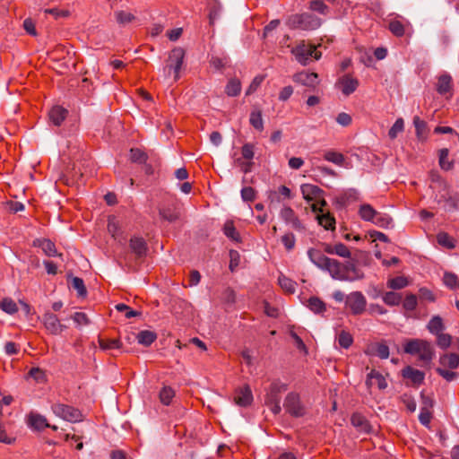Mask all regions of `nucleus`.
I'll return each instance as SVG.
<instances>
[{
    "label": "nucleus",
    "instance_id": "f257e3e1",
    "mask_svg": "<svg viewBox=\"0 0 459 459\" xmlns=\"http://www.w3.org/2000/svg\"><path fill=\"white\" fill-rule=\"evenodd\" d=\"M403 351L410 355H418L420 366H428L435 357L432 343L424 339H410L403 345Z\"/></svg>",
    "mask_w": 459,
    "mask_h": 459
},
{
    "label": "nucleus",
    "instance_id": "f03ea898",
    "mask_svg": "<svg viewBox=\"0 0 459 459\" xmlns=\"http://www.w3.org/2000/svg\"><path fill=\"white\" fill-rule=\"evenodd\" d=\"M288 385L281 382L280 380H274L272 382L268 389L266 390L264 403L270 408L272 412L275 415L281 411V394L286 392Z\"/></svg>",
    "mask_w": 459,
    "mask_h": 459
},
{
    "label": "nucleus",
    "instance_id": "7ed1b4c3",
    "mask_svg": "<svg viewBox=\"0 0 459 459\" xmlns=\"http://www.w3.org/2000/svg\"><path fill=\"white\" fill-rule=\"evenodd\" d=\"M322 24V20L310 13H296L287 20V25L293 30H314Z\"/></svg>",
    "mask_w": 459,
    "mask_h": 459
},
{
    "label": "nucleus",
    "instance_id": "20e7f679",
    "mask_svg": "<svg viewBox=\"0 0 459 459\" xmlns=\"http://www.w3.org/2000/svg\"><path fill=\"white\" fill-rule=\"evenodd\" d=\"M71 320L77 326L86 325L90 323L89 317H43V325L46 329L52 334H58L63 332L64 329L68 327V324Z\"/></svg>",
    "mask_w": 459,
    "mask_h": 459
},
{
    "label": "nucleus",
    "instance_id": "39448f33",
    "mask_svg": "<svg viewBox=\"0 0 459 459\" xmlns=\"http://www.w3.org/2000/svg\"><path fill=\"white\" fill-rule=\"evenodd\" d=\"M185 58V50L180 47L174 48L169 54L166 65L162 68L163 75L166 78L171 76L174 73V79L177 81L179 78V72L182 68Z\"/></svg>",
    "mask_w": 459,
    "mask_h": 459
},
{
    "label": "nucleus",
    "instance_id": "423d86ee",
    "mask_svg": "<svg viewBox=\"0 0 459 459\" xmlns=\"http://www.w3.org/2000/svg\"><path fill=\"white\" fill-rule=\"evenodd\" d=\"M307 256L309 260L319 269L329 273L333 278V274H337V268L339 261L336 259L329 258L325 255L320 250L316 248H309L307 250Z\"/></svg>",
    "mask_w": 459,
    "mask_h": 459
},
{
    "label": "nucleus",
    "instance_id": "0eeeda50",
    "mask_svg": "<svg viewBox=\"0 0 459 459\" xmlns=\"http://www.w3.org/2000/svg\"><path fill=\"white\" fill-rule=\"evenodd\" d=\"M337 274H333V279L346 281L362 280L364 273L358 268L354 261H346L344 264L339 262Z\"/></svg>",
    "mask_w": 459,
    "mask_h": 459
},
{
    "label": "nucleus",
    "instance_id": "6e6552de",
    "mask_svg": "<svg viewBox=\"0 0 459 459\" xmlns=\"http://www.w3.org/2000/svg\"><path fill=\"white\" fill-rule=\"evenodd\" d=\"M51 410L56 417L61 418L64 420L72 423L83 420L82 411L74 406L61 403H55L51 405Z\"/></svg>",
    "mask_w": 459,
    "mask_h": 459
},
{
    "label": "nucleus",
    "instance_id": "1a4fd4ad",
    "mask_svg": "<svg viewBox=\"0 0 459 459\" xmlns=\"http://www.w3.org/2000/svg\"><path fill=\"white\" fill-rule=\"evenodd\" d=\"M283 407L286 412L294 418H300L306 414V408L301 402L300 395L296 392H290L286 395Z\"/></svg>",
    "mask_w": 459,
    "mask_h": 459
},
{
    "label": "nucleus",
    "instance_id": "9d476101",
    "mask_svg": "<svg viewBox=\"0 0 459 459\" xmlns=\"http://www.w3.org/2000/svg\"><path fill=\"white\" fill-rule=\"evenodd\" d=\"M346 307L355 315L361 314L366 307V299L359 291L351 292L346 297Z\"/></svg>",
    "mask_w": 459,
    "mask_h": 459
},
{
    "label": "nucleus",
    "instance_id": "9b49d317",
    "mask_svg": "<svg viewBox=\"0 0 459 459\" xmlns=\"http://www.w3.org/2000/svg\"><path fill=\"white\" fill-rule=\"evenodd\" d=\"M293 81L309 88L312 91H315L319 84L318 74L316 73H308L307 71L296 73L293 75Z\"/></svg>",
    "mask_w": 459,
    "mask_h": 459
},
{
    "label": "nucleus",
    "instance_id": "f8f14e48",
    "mask_svg": "<svg viewBox=\"0 0 459 459\" xmlns=\"http://www.w3.org/2000/svg\"><path fill=\"white\" fill-rule=\"evenodd\" d=\"M129 247L136 259H143L149 251L146 240L142 237L133 236L129 240Z\"/></svg>",
    "mask_w": 459,
    "mask_h": 459
},
{
    "label": "nucleus",
    "instance_id": "ddd939ff",
    "mask_svg": "<svg viewBox=\"0 0 459 459\" xmlns=\"http://www.w3.org/2000/svg\"><path fill=\"white\" fill-rule=\"evenodd\" d=\"M291 53L299 63L307 65L312 58L313 53H315V48L302 43L292 48Z\"/></svg>",
    "mask_w": 459,
    "mask_h": 459
},
{
    "label": "nucleus",
    "instance_id": "4468645a",
    "mask_svg": "<svg viewBox=\"0 0 459 459\" xmlns=\"http://www.w3.org/2000/svg\"><path fill=\"white\" fill-rule=\"evenodd\" d=\"M266 195L270 206L293 197L290 189L286 186H280L277 190H268Z\"/></svg>",
    "mask_w": 459,
    "mask_h": 459
},
{
    "label": "nucleus",
    "instance_id": "2eb2a0df",
    "mask_svg": "<svg viewBox=\"0 0 459 459\" xmlns=\"http://www.w3.org/2000/svg\"><path fill=\"white\" fill-rule=\"evenodd\" d=\"M33 247L41 248L47 256H63V254L57 252L55 243L49 238H36L33 240Z\"/></svg>",
    "mask_w": 459,
    "mask_h": 459
},
{
    "label": "nucleus",
    "instance_id": "dca6fc26",
    "mask_svg": "<svg viewBox=\"0 0 459 459\" xmlns=\"http://www.w3.org/2000/svg\"><path fill=\"white\" fill-rule=\"evenodd\" d=\"M234 402L241 407H247L253 402V394L249 385H246L236 390Z\"/></svg>",
    "mask_w": 459,
    "mask_h": 459
},
{
    "label": "nucleus",
    "instance_id": "f3484780",
    "mask_svg": "<svg viewBox=\"0 0 459 459\" xmlns=\"http://www.w3.org/2000/svg\"><path fill=\"white\" fill-rule=\"evenodd\" d=\"M300 191L303 195V198L307 203L317 200V198L322 197L325 194V191L323 189L312 184L301 185Z\"/></svg>",
    "mask_w": 459,
    "mask_h": 459
},
{
    "label": "nucleus",
    "instance_id": "a211bd4d",
    "mask_svg": "<svg viewBox=\"0 0 459 459\" xmlns=\"http://www.w3.org/2000/svg\"><path fill=\"white\" fill-rule=\"evenodd\" d=\"M366 385L368 389L377 385L379 390H384L387 387V382L385 377L376 369H372L367 377Z\"/></svg>",
    "mask_w": 459,
    "mask_h": 459
},
{
    "label": "nucleus",
    "instance_id": "6ab92c4d",
    "mask_svg": "<svg viewBox=\"0 0 459 459\" xmlns=\"http://www.w3.org/2000/svg\"><path fill=\"white\" fill-rule=\"evenodd\" d=\"M402 376L410 379L413 385H420L424 382L425 373L419 369L407 366L402 370Z\"/></svg>",
    "mask_w": 459,
    "mask_h": 459
},
{
    "label": "nucleus",
    "instance_id": "aec40b11",
    "mask_svg": "<svg viewBox=\"0 0 459 459\" xmlns=\"http://www.w3.org/2000/svg\"><path fill=\"white\" fill-rule=\"evenodd\" d=\"M339 83L342 85V92L345 96L352 94L359 86V81L353 78L351 74H345L339 79Z\"/></svg>",
    "mask_w": 459,
    "mask_h": 459
},
{
    "label": "nucleus",
    "instance_id": "412c9836",
    "mask_svg": "<svg viewBox=\"0 0 459 459\" xmlns=\"http://www.w3.org/2000/svg\"><path fill=\"white\" fill-rule=\"evenodd\" d=\"M160 218L170 223L177 221L180 218L179 208L176 205H168L159 209Z\"/></svg>",
    "mask_w": 459,
    "mask_h": 459
},
{
    "label": "nucleus",
    "instance_id": "4be33fe9",
    "mask_svg": "<svg viewBox=\"0 0 459 459\" xmlns=\"http://www.w3.org/2000/svg\"><path fill=\"white\" fill-rule=\"evenodd\" d=\"M28 423L31 428L37 430H43L46 428H51L53 430L57 429L56 426H51L48 423L46 417L38 413H30Z\"/></svg>",
    "mask_w": 459,
    "mask_h": 459
},
{
    "label": "nucleus",
    "instance_id": "5701e85b",
    "mask_svg": "<svg viewBox=\"0 0 459 459\" xmlns=\"http://www.w3.org/2000/svg\"><path fill=\"white\" fill-rule=\"evenodd\" d=\"M351 422L359 431L370 433L371 425L369 424L367 418L361 413L355 412L351 417Z\"/></svg>",
    "mask_w": 459,
    "mask_h": 459
},
{
    "label": "nucleus",
    "instance_id": "b1692460",
    "mask_svg": "<svg viewBox=\"0 0 459 459\" xmlns=\"http://www.w3.org/2000/svg\"><path fill=\"white\" fill-rule=\"evenodd\" d=\"M438 361L443 368L456 369L459 368V355L454 352L442 354Z\"/></svg>",
    "mask_w": 459,
    "mask_h": 459
},
{
    "label": "nucleus",
    "instance_id": "393cba45",
    "mask_svg": "<svg viewBox=\"0 0 459 459\" xmlns=\"http://www.w3.org/2000/svg\"><path fill=\"white\" fill-rule=\"evenodd\" d=\"M68 114V111L66 108L61 107V106H54L49 113L48 117L50 121L56 126H60L61 124L65 119L66 116Z\"/></svg>",
    "mask_w": 459,
    "mask_h": 459
},
{
    "label": "nucleus",
    "instance_id": "a878e982",
    "mask_svg": "<svg viewBox=\"0 0 459 459\" xmlns=\"http://www.w3.org/2000/svg\"><path fill=\"white\" fill-rule=\"evenodd\" d=\"M413 126L415 127V134L418 141L425 142L428 139V125L427 123L420 119V117L415 116L413 117Z\"/></svg>",
    "mask_w": 459,
    "mask_h": 459
},
{
    "label": "nucleus",
    "instance_id": "bb28decb",
    "mask_svg": "<svg viewBox=\"0 0 459 459\" xmlns=\"http://www.w3.org/2000/svg\"><path fill=\"white\" fill-rule=\"evenodd\" d=\"M365 352L385 359L389 357V347L385 343H375L368 346Z\"/></svg>",
    "mask_w": 459,
    "mask_h": 459
},
{
    "label": "nucleus",
    "instance_id": "cd10ccee",
    "mask_svg": "<svg viewBox=\"0 0 459 459\" xmlns=\"http://www.w3.org/2000/svg\"><path fill=\"white\" fill-rule=\"evenodd\" d=\"M437 91L440 95H445L452 90V77L448 74H444L438 77L437 83Z\"/></svg>",
    "mask_w": 459,
    "mask_h": 459
},
{
    "label": "nucleus",
    "instance_id": "c85d7f7f",
    "mask_svg": "<svg viewBox=\"0 0 459 459\" xmlns=\"http://www.w3.org/2000/svg\"><path fill=\"white\" fill-rule=\"evenodd\" d=\"M249 123L255 130L260 132L264 130L262 110L256 106H254L250 113Z\"/></svg>",
    "mask_w": 459,
    "mask_h": 459
},
{
    "label": "nucleus",
    "instance_id": "c756f323",
    "mask_svg": "<svg viewBox=\"0 0 459 459\" xmlns=\"http://www.w3.org/2000/svg\"><path fill=\"white\" fill-rule=\"evenodd\" d=\"M221 4L217 0H210L208 3V10H209V23L210 25H213L215 21L220 18L221 13Z\"/></svg>",
    "mask_w": 459,
    "mask_h": 459
},
{
    "label": "nucleus",
    "instance_id": "7c9ffc66",
    "mask_svg": "<svg viewBox=\"0 0 459 459\" xmlns=\"http://www.w3.org/2000/svg\"><path fill=\"white\" fill-rule=\"evenodd\" d=\"M427 328L430 333L437 336L443 333L446 330V325L442 320V317H431L430 321L427 325Z\"/></svg>",
    "mask_w": 459,
    "mask_h": 459
},
{
    "label": "nucleus",
    "instance_id": "2f4dec72",
    "mask_svg": "<svg viewBox=\"0 0 459 459\" xmlns=\"http://www.w3.org/2000/svg\"><path fill=\"white\" fill-rule=\"evenodd\" d=\"M437 242L441 247L450 250L456 247V240L445 231H441L437 234Z\"/></svg>",
    "mask_w": 459,
    "mask_h": 459
},
{
    "label": "nucleus",
    "instance_id": "473e14b6",
    "mask_svg": "<svg viewBox=\"0 0 459 459\" xmlns=\"http://www.w3.org/2000/svg\"><path fill=\"white\" fill-rule=\"evenodd\" d=\"M241 92V82L238 78H230L226 86H225V93L229 97H237Z\"/></svg>",
    "mask_w": 459,
    "mask_h": 459
},
{
    "label": "nucleus",
    "instance_id": "72a5a7b5",
    "mask_svg": "<svg viewBox=\"0 0 459 459\" xmlns=\"http://www.w3.org/2000/svg\"><path fill=\"white\" fill-rule=\"evenodd\" d=\"M377 213V211L368 204H363L359 208V215L365 221L373 222Z\"/></svg>",
    "mask_w": 459,
    "mask_h": 459
},
{
    "label": "nucleus",
    "instance_id": "f704fd0d",
    "mask_svg": "<svg viewBox=\"0 0 459 459\" xmlns=\"http://www.w3.org/2000/svg\"><path fill=\"white\" fill-rule=\"evenodd\" d=\"M449 150L447 148L440 149L438 152V163L443 170L449 171L454 168V161L448 160Z\"/></svg>",
    "mask_w": 459,
    "mask_h": 459
},
{
    "label": "nucleus",
    "instance_id": "c9c22d12",
    "mask_svg": "<svg viewBox=\"0 0 459 459\" xmlns=\"http://www.w3.org/2000/svg\"><path fill=\"white\" fill-rule=\"evenodd\" d=\"M372 223L383 229H389L394 227L392 217L387 213L379 212H377Z\"/></svg>",
    "mask_w": 459,
    "mask_h": 459
},
{
    "label": "nucleus",
    "instance_id": "e433bc0d",
    "mask_svg": "<svg viewBox=\"0 0 459 459\" xmlns=\"http://www.w3.org/2000/svg\"><path fill=\"white\" fill-rule=\"evenodd\" d=\"M222 231L224 235L235 242H241V238L236 230L232 221H227L223 226Z\"/></svg>",
    "mask_w": 459,
    "mask_h": 459
},
{
    "label": "nucleus",
    "instance_id": "4c0bfd02",
    "mask_svg": "<svg viewBox=\"0 0 459 459\" xmlns=\"http://www.w3.org/2000/svg\"><path fill=\"white\" fill-rule=\"evenodd\" d=\"M444 202V209L446 212H454L458 209V202L459 198L455 195H441L440 199L438 200V203Z\"/></svg>",
    "mask_w": 459,
    "mask_h": 459
},
{
    "label": "nucleus",
    "instance_id": "58836bf2",
    "mask_svg": "<svg viewBox=\"0 0 459 459\" xmlns=\"http://www.w3.org/2000/svg\"><path fill=\"white\" fill-rule=\"evenodd\" d=\"M278 282L281 288L287 293L293 294L296 291L297 282L285 275L281 274L278 278Z\"/></svg>",
    "mask_w": 459,
    "mask_h": 459
},
{
    "label": "nucleus",
    "instance_id": "ea45409f",
    "mask_svg": "<svg viewBox=\"0 0 459 459\" xmlns=\"http://www.w3.org/2000/svg\"><path fill=\"white\" fill-rule=\"evenodd\" d=\"M157 339V334L154 332L144 330L137 334V341L144 346H150Z\"/></svg>",
    "mask_w": 459,
    "mask_h": 459
},
{
    "label": "nucleus",
    "instance_id": "a19ab883",
    "mask_svg": "<svg viewBox=\"0 0 459 459\" xmlns=\"http://www.w3.org/2000/svg\"><path fill=\"white\" fill-rule=\"evenodd\" d=\"M308 308L315 314H321L325 311V304L317 297H311L307 300Z\"/></svg>",
    "mask_w": 459,
    "mask_h": 459
},
{
    "label": "nucleus",
    "instance_id": "79ce46f5",
    "mask_svg": "<svg viewBox=\"0 0 459 459\" xmlns=\"http://www.w3.org/2000/svg\"><path fill=\"white\" fill-rule=\"evenodd\" d=\"M175 396V391L170 386H164L159 394V398L163 405H169Z\"/></svg>",
    "mask_w": 459,
    "mask_h": 459
},
{
    "label": "nucleus",
    "instance_id": "37998d69",
    "mask_svg": "<svg viewBox=\"0 0 459 459\" xmlns=\"http://www.w3.org/2000/svg\"><path fill=\"white\" fill-rule=\"evenodd\" d=\"M130 160L134 163L145 164L148 160V155L139 148H132L130 150Z\"/></svg>",
    "mask_w": 459,
    "mask_h": 459
},
{
    "label": "nucleus",
    "instance_id": "c03bdc74",
    "mask_svg": "<svg viewBox=\"0 0 459 459\" xmlns=\"http://www.w3.org/2000/svg\"><path fill=\"white\" fill-rule=\"evenodd\" d=\"M324 159L338 166H342L345 160L342 153L332 150L325 152Z\"/></svg>",
    "mask_w": 459,
    "mask_h": 459
},
{
    "label": "nucleus",
    "instance_id": "a18cd8bd",
    "mask_svg": "<svg viewBox=\"0 0 459 459\" xmlns=\"http://www.w3.org/2000/svg\"><path fill=\"white\" fill-rule=\"evenodd\" d=\"M443 283L449 290H455L458 287L459 279L455 273L445 272L443 275Z\"/></svg>",
    "mask_w": 459,
    "mask_h": 459
},
{
    "label": "nucleus",
    "instance_id": "49530a36",
    "mask_svg": "<svg viewBox=\"0 0 459 459\" xmlns=\"http://www.w3.org/2000/svg\"><path fill=\"white\" fill-rule=\"evenodd\" d=\"M0 308L6 314L13 315L18 311L17 304L11 298H4L0 301Z\"/></svg>",
    "mask_w": 459,
    "mask_h": 459
},
{
    "label": "nucleus",
    "instance_id": "de8ad7c7",
    "mask_svg": "<svg viewBox=\"0 0 459 459\" xmlns=\"http://www.w3.org/2000/svg\"><path fill=\"white\" fill-rule=\"evenodd\" d=\"M115 18L117 22L123 26L135 20V16L133 13L122 10L115 12Z\"/></svg>",
    "mask_w": 459,
    "mask_h": 459
},
{
    "label": "nucleus",
    "instance_id": "09e8293b",
    "mask_svg": "<svg viewBox=\"0 0 459 459\" xmlns=\"http://www.w3.org/2000/svg\"><path fill=\"white\" fill-rule=\"evenodd\" d=\"M383 300L386 305H399L403 300V295L394 291H387L383 296Z\"/></svg>",
    "mask_w": 459,
    "mask_h": 459
},
{
    "label": "nucleus",
    "instance_id": "8fccbe9b",
    "mask_svg": "<svg viewBox=\"0 0 459 459\" xmlns=\"http://www.w3.org/2000/svg\"><path fill=\"white\" fill-rule=\"evenodd\" d=\"M70 287L77 291L78 297H85L87 295V290L84 281L80 277H73Z\"/></svg>",
    "mask_w": 459,
    "mask_h": 459
},
{
    "label": "nucleus",
    "instance_id": "3c124183",
    "mask_svg": "<svg viewBox=\"0 0 459 459\" xmlns=\"http://www.w3.org/2000/svg\"><path fill=\"white\" fill-rule=\"evenodd\" d=\"M99 344L102 350H115L120 347V341L117 339H107L100 336Z\"/></svg>",
    "mask_w": 459,
    "mask_h": 459
},
{
    "label": "nucleus",
    "instance_id": "603ef678",
    "mask_svg": "<svg viewBox=\"0 0 459 459\" xmlns=\"http://www.w3.org/2000/svg\"><path fill=\"white\" fill-rule=\"evenodd\" d=\"M318 223L322 225L325 230L334 229L335 219L330 213H322L317 216Z\"/></svg>",
    "mask_w": 459,
    "mask_h": 459
},
{
    "label": "nucleus",
    "instance_id": "864d4df0",
    "mask_svg": "<svg viewBox=\"0 0 459 459\" xmlns=\"http://www.w3.org/2000/svg\"><path fill=\"white\" fill-rule=\"evenodd\" d=\"M309 9L324 15L327 14L329 12V7L323 0H311L309 2Z\"/></svg>",
    "mask_w": 459,
    "mask_h": 459
},
{
    "label": "nucleus",
    "instance_id": "5fc2aeb1",
    "mask_svg": "<svg viewBox=\"0 0 459 459\" xmlns=\"http://www.w3.org/2000/svg\"><path fill=\"white\" fill-rule=\"evenodd\" d=\"M404 130V121L402 117H399L395 120L394 125L388 131V136L390 139H395L399 133H402Z\"/></svg>",
    "mask_w": 459,
    "mask_h": 459
},
{
    "label": "nucleus",
    "instance_id": "6e6d98bb",
    "mask_svg": "<svg viewBox=\"0 0 459 459\" xmlns=\"http://www.w3.org/2000/svg\"><path fill=\"white\" fill-rule=\"evenodd\" d=\"M408 284V281L403 276H397L388 280L387 287L392 290H401L406 287Z\"/></svg>",
    "mask_w": 459,
    "mask_h": 459
},
{
    "label": "nucleus",
    "instance_id": "4d7b16f0",
    "mask_svg": "<svg viewBox=\"0 0 459 459\" xmlns=\"http://www.w3.org/2000/svg\"><path fill=\"white\" fill-rule=\"evenodd\" d=\"M338 343L342 348L348 349L353 342L351 334L346 331H341L338 334Z\"/></svg>",
    "mask_w": 459,
    "mask_h": 459
},
{
    "label": "nucleus",
    "instance_id": "13d9d810",
    "mask_svg": "<svg viewBox=\"0 0 459 459\" xmlns=\"http://www.w3.org/2000/svg\"><path fill=\"white\" fill-rule=\"evenodd\" d=\"M114 308L117 313L124 314V316H142V312L134 310L124 303L115 304Z\"/></svg>",
    "mask_w": 459,
    "mask_h": 459
},
{
    "label": "nucleus",
    "instance_id": "bf43d9fd",
    "mask_svg": "<svg viewBox=\"0 0 459 459\" xmlns=\"http://www.w3.org/2000/svg\"><path fill=\"white\" fill-rule=\"evenodd\" d=\"M436 343L440 349L446 350L452 343V336L446 333H440L436 336Z\"/></svg>",
    "mask_w": 459,
    "mask_h": 459
},
{
    "label": "nucleus",
    "instance_id": "052dcab7",
    "mask_svg": "<svg viewBox=\"0 0 459 459\" xmlns=\"http://www.w3.org/2000/svg\"><path fill=\"white\" fill-rule=\"evenodd\" d=\"M388 28L390 31L396 37H403L405 33L404 25L397 20L391 21Z\"/></svg>",
    "mask_w": 459,
    "mask_h": 459
},
{
    "label": "nucleus",
    "instance_id": "680f3d73",
    "mask_svg": "<svg viewBox=\"0 0 459 459\" xmlns=\"http://www.w3.org/2000/svg\"><path fill=\"white\" fill-rule=\"evenodd\" d=\"M289 333L291 338L294 340L295 345L298 350L307 353V349L303 340L299 336V334L294 331V326L290 327Z\"/></svg>",
    "mask_w": 459,
    "mask_h": 459
},
{
    "label": "nucleus",
    "instance_id": "e2e57ef3",
    "mask_svg": "<svg viewBox=\"0 0 459 459\" xmlns=\"http://www.w3.org/2000/svg\"><path fill=\"white\" fill-rule=\"evenodd\" d=\"M221 300L228 305H232L236 301V292L230 287H227L221 293Z\"/></svg>",
    "mask_w": 459,
    "mask_h": 459
},
{
    "label": "nucleus",
    "instance_id": "0e129e2a",
    "mask_svg": "<svg viewBox=\"0 0 459 459\" xmlns=\"http://www.w3.org/2000/svg\"><path fill=\"white\" fill-rule=\"evenodd\" d=\"M230 264L229 269L230 272H235L238 267L240 263V255L237 250L231 249L230 250Z\"/></svg>",
    "mask_w": 459,
    "mask_h": 459
},
{
    "label": "nucleus",
    "instance_id": "69168bd1",
    "mask_svg": "<svg viewBox=\"0 0 459 459\" xmlns=\"http://www.w3.org/2000/svg\"><path fill=\"white\" fill-rule=\"evenodd\" d=\"M333 255H337L343 258H351V252L343 243H337L333 246Z\"/></svg>",
    "mask_w": 459,
    "mask_h": 459
},
{
    "label": "nucleus",
    "instance_id": "338daca9",
    "mask_svg": "<svg viewBox=\"0 0 459 459\" xmlns=\"http://www.w3.org/2000/svg\"><path fill=\"white\" fill-rule=\"evenodd\" d=\"M417 296L414 294H408L403 301V307L408 311H412L417 306Z\"/></svg>",
    "mask_w": 459,
    "mask_h": 459
},
{
    "label": "nucleus",
    "instance_id": "774afa93",
    "mask_svg": "<svg viewBox=\"0 0 459 459\" xmlns=\"http://www.w3.org/2000/svg\"><path fill=\"white\" fill-rule=\"evenodd\" d=\"M241 198L245 202H253L255 199L256 191L251 186H245L241 189Z\"/></svg>",
    "mask_w": 459,
    "mask_h": 459
}]
</instances>
